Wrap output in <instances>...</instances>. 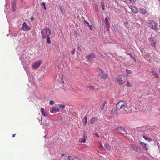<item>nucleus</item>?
Listing matches in <instances>:
<instances>
[{
  "instance_id": "cd10ccee",
  "label": "nucleus",
  "mask_w": 160,
  "mask_h": 160,
  "mask_svg": "<svg viewBox=\"0 0 160 160\" xmlns=\"http://www.w3.org/2000/svg\"><path fill=\"white\" fill-rule=\"evenodd\" d=\"M45 5H46L45 3V2H43L41 3V5H42L43 6V7H44V9L45 10H46V7L45 6Z\"/></svg>"
},
{
  "instance_id": "a19ab883",
  "label": "nucleus",
  "mask_w": 160,
  "mask_h": 160,
  "mask_svg": "<svg viewBox=\"0 0 160 160\" xmlns=\"http://www.w3.org/2000/svg\"><path fill=\"white\" fill-rule=\"evenodd\" d=\"M95 135L96 136H97L98 137H99V136L98 134L97 133H96V134H95Z\"/></svg>"
},
{
  "instance_id": "9d476101",
  "label": "nucleus",
  "mask_w": 160,
  "mask_h": 160,
  "mask_svg": "<svg viewBox=\"0 0 160 160\" xmlns=\"http://www.w3.org/2000/svg\"><path fill=\"white\" fill-rule=\"evenodd\" d=\"M130 8L131 9L132 12L135 13H136L138 12L137 8L134 6H131L130 7Z\"/></svg>"
},
{
  "instance_id": "4c0bfd02",
  "label": "nucleus",
  "mask_w": 160,
  "mask_h": 160,
  "mask_svg": "<svg viewBox=\"0 0 160 160\" xmlns=\"http://www.w3.org/2000/svg\"><path fill=\"white\" fill-rule=\"evenodd\" d=\"M129 1L132 2H135L136 0H129Z\"/></svg>"
},
{
  "instance_id": "0eeeda50",
  "label": "nucleus",
  "mask_w": 160,
  "mask_h": 160,
  "mask_svg": "<svg viewBox=\"0 0 160 160\" xmlns=\"http://www.w3.org/2000/svg\"><path fill=\"white\" fill-rule=\"evenodd\" d=\"M99 70L100 71L99 74L100 77L104 79H107L108 77V74L101 68H99Z\"/></svg>"
},
{
  "instance_id": "de8ad7c7",
  "label": "nucleus",
  "mask_w": 160,
  "mask_h": 160,
  "mask_svg": "<svg viewBox=\"0 0 160 160\" xmlns=\"http://www.w3.org/2000/svg\"><path fill=\"white\" fill-rule=\"evenodd\" d=\"M75 158H77V157H75Z\"/></svg>"
},
{
  "instance_id": "2f4dec72",
  "label": "nucleus",
  "mask_w": 160,
  "mask_h": 160,
  "mask_svg": "<svg viewBox=\"0 0 160 160\" xmlns=\"http://www.w3.org/2000/svg\"><path fill=\"white\" fill-rule=\"evenodd\" d=\"M49 103L51 105H53L54 104V101L52 100H50V101Z\"/></svg>"
},
{
  "instance_id": "f704fd0d",
  "label": "nucleus",
  "mask_w": 160,
  "mask_h": 160,
  "mask_svg": "<svg viewBox=\"0 0 160 160\" xmlns=\"http://www.w3.org/2000/svg\"><path fill=\"white\" fill-rule=\"evenodd\" d=\"M60 10L62 13L63 14L64 13V12L63 11L62 8L61 7L60 8Z\"/></svg>"
},
{
  "instance_id": "2eb2a0df",
  "label": "nucleus",
  "mask_w": 160,
  "mask_h": 160,
  "mask_svg": "<svg viewBox=\"0 0 160 160\" xmlns=\"http://www.w3.org/2000/svg\"><path fill=\"white\" fill-rule=\"evenodd\" d=\"M151 73L153 76L156 78H159V74L154 70V68H152Z\"/></svg>"
},
{
  "instance_id": "58836bf2",
  "label": "nucleus",
  "mask_w": 160,
  "mask_h": 160,
  "mask_svg": "<svg viewBox=\"0 0 160 160\" xmlns=\"http://www.w3.org/2000/svg\"><path fill=\"white\" fill-rule=\"evenodd\" d=\"M63 156L64 157V158H66V157L65 156V155L64 154H62V156H61V157L62 158H63Z\"/></svg>"
},
{
  "instance_id": "1a4fd4ad",
  "label": "nucleus",
  "mask_w": 160,
  "mask_h": 160,
  "mask_svg": "<svg viewBox=\"0 0 160 160\" xmlns=\"http://www.w3.org/2000/svg\"><path fill=\"white\" fill-rule=\"evenodd\" d=\"M117 131L120 133H122L123 134L126 133V131L125 128L123 127H119L117 128L116 129Z\"/></svg>"
},
{
  "instance_id": "4468645a",
  "label": "nucleus",
  "mask_w": 160,
  "mask_h": 160,
  "mask_svg": "<svg viewBox=\"0 0 160 160\" xmlns=\"http://www.w3.org/2000/svg\"><path fill=\"white\" fill-rule=\"evenodd\" d=\"M98 120V118L96 117H93L90 120V122L91 124H94L95 122Z\"/></svg>"
},
{
  "instance_id": "8fccbe9b",
  "label": "nucleus",
  "mask_w": 160,
  "mask_h": 160,
  "mask_svg": "<svg viewBox=\"0 0 160 160\" xmlns=\"http://www.w3.org/2000/svg\"><path fill=\"white\" fill-rule=\"evenodd\" d=\"M127 23H128V22H126L125 23V24H127Z\"/></svg>"
},
{
  "instance_id": "49530a36",
  "label": "nucleus",
  "mask_w": 160,
  "mask_h": 160,
  "mask_svg": "<svg viewBox=\"0 0 160 160\" xmlns=\"http://www.w3.org/2000/svg\"><path fill=\"white\" fill-rule=\"evenodd\" d=\"M41 121H42V118L41 116Z\"/></svg>"
},
{
  "instance_id": "6e6552de",
  "label": "nucleus",
  "mask_w": 160,
  "mask_h": 160,
  "mask_svg": "<svg viewBox=\"0 0 160 160\" xmlns=\"http://www.w3.org/2000/svg\"><path fill=\"white\" fill-rule=\"evenodd\" d=\"M96 58L95 55L93 53H90L86 56V58L89 61H92Z\"/></svg>"
},
{
  "instance_id": "ddd939ff",
  "label": "nucleus",
  "mask_w": 160,
  "mask_h": 160,
  "mask_svg": "<svg viewBox=\"0 0 160 160\" xmlns=\"http://www.w3.org/2000/svg\"><path fill=\"white\" fill-rule=\"evenodd\" d=\"M58 107H52L50 110V112L52 113H56L57 112H58Z\"/></svg>"
},
{
  "instance_id": "c756f323",
  "label": "nucleus",
  "mask_w": 160,
  "mask_h": 160,
  "mask_svg": "<svg viewBox=\"0 0 160 160\" xmlns=\"http://www.w3.org/2000/svg\"><path fill=\"white\" fill-rule=\"evenodd\" d=\"M126 71H127V72L128 73H131V74L132 73V71H131L130 70H126Z\"/></svg>"
},
{
  "instance_id": "393cba45",
  "label": "nucleus",
  "mask_w": 160,
  "mask_h": 160,
  "mask_svg": "<svg viewBox=\"0 0 160 160\" xmlns=\"http://www.w3.org/2000/svg\"><path fill=\"white\" fill-rule=\"evenodd\" d=\"M111 113L112 114H117V110L115 109H112L111 111Z\"/></svg>"
},
{
  "instance_id": "7c9ffc66",
  "label": "nucleus",
  "mask_w": 160,
  "mask_h": 160,
  "mask_svg": "<svg viewBox=\"0 0 160 160\" xmlns=\"http://www.w3.org/2000/svg\"><path fill=\"white\" fill-rule=\"evenodd\" d=\"M75 49L74 48L73 50L72 51L71 53L72 55H73L75 54Z\"/></svg>"
},
{
  "instance_id": "dca6fc26",
  "label": "nucleus",
  "mask_w": 160,
  "mask_h": 160,
  "mask_svg": "<svg viewBox=\"0 0 160 160\" xmlns=\"http://www.w3.org/2000/svg\"><path fill=\"white\" fill-rule=\"evenodd\" d=\"M16 0H13L12 2V11L14 12L16 10Z\"/></svg>"
},
{
  "instance_id": "3c124183",
  "label": "nucleus",
  "mask_w": 160,
  "mask_h": 160,
  "mask_svg": "<svg viewBox=\"0 0 160 160\" xmlns=\"http://www.w3.org/2000/svg\"><path fill=\"white\" fill-rule=\"evenodd\" d=\"M160 2V0H158Z\"/></svg>"
},
{
  "instance_id": "412c9836",
  "label": "nucleus",
  "mask_w": 160,
  "mask_h": 160,
  "mask_svg": "<svg viewBox=\"0 0 160 160\" xmlns=\"http://www.w3.org/2000/svg\"><path fill=\"white\" fill-rule=\"evenodd\" d=\"M65 108V106L64 105L60 104L58 107V112H59L60 110H62L61 109L64 108Z\"/></svg>"
},
{
  "instance_id": "ea45409f",
  "label": "nucleus",
  "mask_w": 160,
  "mask_h": 160,
  "mask_svg": "<svg viewBox=\"0 0 160 160\" xmlns=\"http://www.w3.org/2000/svg\"><path fill=\"white\" fill-rule=\"evenodd\" d=\"M88 26L89 27V29L92 30V26H91L90 25H89Z\"/></svg>"
},
{
  "instance_id": "7ed1b4c3",
  "label": "nucleus",
  "mask_w": 160,
  "mask_h": 160,
  "mask_svg": "<svg viewBox=\"0 0 160 160\" xmlns=\"http://www.w3.org/2000/svg\"><path fill=\"white\" fill-rule=\"evenodd\" d=\"M116 82L120 85L124 84L126 82V80L123 76L122 75H119L115 78Z\"/></svg>"
},
{
  "instance_id": "20e7f679",
  "label": "nucleus",
  "mask_w": 160,
  "mask_h": 160,
  "mask_svg": "<svg viewBox=\"0 0 160 160\" xmlns=\"http://www.w3.org/2000/svg\"><path fill=\"white\" fill-rule=\"evenodd\" d=\"M149 27L151 28L153 30L156 31L158 29V24L153 20H150L149 22Z\"/></svg>"
},
{
  "instance_id": "5701e85b",
  "label": "nucleus",
  "mask_w": 160,
  "mask_h": 160,
  "mask_svg": "<svg viewBox=\"0 0 160 160\" xmlns=\"http://www.w3.org/2000/svg\"><path fill=\"white\" fill-rule=\"evenodd\" d=\"M105 147L108 150H110L111 149V147L108 143H106L105 145Z\"/></svg>"
},
{
  "instance_id": "72a5a7b5",
  "label": "nucleus",
  "mask_w": 160,
  "mask_h": 160,
  "mask_svg": "<svg viewBox=\"0 0 160 160\" xmlns=\"http://www.w3.org/2000/svg\"><path fill=\"white\" fill-rule=\"evenodd\" d=\"M84 24H86L87 25L89 26V23L87 22V21L85 20L84 21Z\"/></svg>"
},
{
  "instance_id": "a211bd4d",
  "label": "nucleus",
  "mask_w": 160,
  "mask_h": 160,
  "mask_svg": "<svg viewBox=\"0 0 160 160\" xmlns=\"http://www.w3.org/2000/svg\"><path fill=\"white\" fill-rule=\"evenodd\" d=\"M139 10L140 12L143 14H145L147 12L146 10L142 8H139Z\"/></svg>"
},
{
  "instance_id": "e433bc0d",
  "label": "nucleus",
  "mask_w": 160,
  "mask_h": 160,
  "mask_svg": "<svg viewBox=\"0 0 160 160\" xmlns=\"http://www.w3.org/2000/svg\"><path fill=\"white\" fill-rule=\"evenodd\" d=\"M146 140H148L149 141H151L152 140V139L150 138H147Z\"/></svg>"
},
{
  "instance_id": "b1692460",
  "label": "nucleus",
  "mask_w": 160,
  "mask_h": 160,
  "mask_svg": "<svg viewBox=\"0 0 160 160\" xmlns=\"http://www.w3.org/2000/svg\"><path fill=\"white\" fill-rule=\"evenodd\" d=\"M83 121H84L85 123L84 124V126H86L87 124V118L86 116H85L83 119Z\"/></svg>"
},
{
  "instance_id": "09e8293b",
  "label": "nucleus",
  "mask_w": 160,
  "mask_h": 160,
  "mask_svg": "<svg viewBox=\"0 0 160 160\" xmlns=\"http://www.w3.org/2000/svg\"><path fill=\"white\" fill-rule=\"evenodd\" d=\"M159 72L160 73V68H159Z\"/></svg>"
},
{
  "instance_id": "c03bdc74",
  "label": "nucleus",
  "mask_w": 160,
  "mask_h": 160,
  "mask_svg": "<svg viewBox=\"0 0 160 160\" xmlns=\"http://www.w3.org/2000/svg\"><path fill=\"white\" fill-rule=\"evenodd\" d=\"M102 9L103 10H104V8L102 6Z\"/></svg>"
},
{
  "instance_id": "c85d7f7f",
  "label": "nucleus",
  "mask_w": 160,
  "mask_h": 160,
  "mask_svg": "<svg viewBox=\"0 0 160 160\" xmlns=\"http://www.w3.org/2000/svg\"><path fill=\"white\" fill-rule=\"evenodd\" d=\"M68 160H73V158H72V157L70 156H69L68 157Z\"/></svg>"
},
{
  "instance_id": "c9c22d12",
  "label": "nucleus",
  "mask_w": 160,
  "mask_h": 160,
  "mask_svg": "<svg viewBox=\"0 0 160 160\" xmlns=\"http://www.w3.org/2000/svg\"><path fill=\"white\" fill-rule=\"evenodd\" d=\"M128 55H130V56L133 59H134V60H135V59L132 57V55L130 53H128Z\"/></svg>"
},
{
  "instance_id": "a878e982",
  "label": "nucleus",
  "mask_w": 160,
  "mask_h": 160,
  "mask_svg": "<svg viewBox=\"0 0 160 160\" xmlns=\"http://www.w3.org/2000/svg\"><path fill=\"white\" fill-rule=\"evenodd\" d=\"M84 138H81L79 140V142L80 143H82L83 142H85L86 141V140L85 139V135H84Z\"/></svg>"
},
{
  "instance_id": "37998d69",
  "label": "nucleus",
  "mask_w": 160,
  "mask_h": 160,
  "mask_svg": "<svg viewBox=\"0 0 160 160\" xmlns=\"http://www.w3.org/2000/svg\"><path fill=\"white\" fill-rule=\"evenodd\" d=\"M143 137L145 139H146L147 138L146 137L144 136H143Z\"/></svg>"
},
{
  "instance_id": "79ce46f5",
  "label": "nucleus",
  "mask_w": 160,
  "mask_h": 160,
  "mask_svg": "<svg viewBox=\"0 0 160 160\" xmlns=\"http://www.w3.org/2000/svg\"><path fill=\"white\" fill-rule=\"evenodd\" d=\"M15 135H16L15 134H13L12 135V137H15Z\"/></svg>"
},
{
  "instance_id": "f3484780",
  "label": "nucleus",
  "mask_w": 160,
  "mask_h": 160,
  "mask_svg": "<svg viewBox=\"0 0 160 160\" xmlns=\"http://www.w3.org/2000/svg\"><path fill=\"white\" fill-rule=\"evenodd\" d=\"M105 24H106V27L108 29H109L110 27V25L109 22V21L108 18H105Z\"/></svg>"
},
{
  "instance_id": "bb28decb",
  "label": "nucleus",
  "mask_w": 160,
  "mask_h": 160,
  "mask_svg": "<svg viewBox=\"0 0 160 160\" xmlns=\"http://www.w3.org/2000/svg\"><path fill=\"white\" fill-rule=\"evenodd\" d=\"M126 86L127 87H131L132 85L130 82H128L126 84Z\"/></svg>"
},
{
  "instance_id": "9b49d317",
  "label": "nucleus",
  "mask_w": 160,
  "mask_h": 160,
  "mask_svg": "<svg viewBox=\"0 0 160 160\" xmlns=\"http://www.w3.org/2000/svg\"><path fill=\"white\" fill-rule=\"evenodd\" d=\"M22 28L24 31H28L30 30V28L26 24V22H24L22 25Z\"/></svg>"
},
{
  "instance_id": "f8f14e48",
  "label": "nucleus",
  "mask_w": 160,
  "mask_h": 160,
  "mask_svg": "<svg viewBox=\"0 0 160 160\" xmlns=\"http://www.w3.org/2000/svg\"><path fill=\"white\" fill-rule=\"evenodd\" d=\"M150 42L151 45L152 46L155 47L156 44L155 40L154 39V38L152 37L150 38Z\"/></svg>"
},
{
  "instance_id": "aec40b11",
  "label": "nucleus",
  "mask_w": 160,
  "mask_h": 160,
  "mask_svg": "<svg viewBox=\"0 0 160 160\" xmlns=\"http://www.w3.org/2000/svg\"><path fill=\"white\" fill-rule=\"evenodd\" d=\"M41 112L42 114L44 116H47V114L46 112L44 110V109L43 108H41Z\"/></svg>"
},
{
  "instance_id": "39448f33",
  "label": "nucleus",
  "mask_w": 160,
  "mask_h": 160,
  "mask_svg": "<svg viewBox=\"0 0 160 160\" xmlns=\"http://www.w3.org/2000/svg\"><path fill=\"white\" fill-rule=\"evenodd\" d=\"M131 148L135 151L138 153H141L142 150L140 147L136 145L131 144L130 145Z\"/></svg>"
},
{
  "instance_id": "f257e3e1",
  "label": "nucleus",
  "mask_w": 160,
  "mask_h": 160,
  "mask_svg": "<svg viewBox=\"0 0 160 160\" xmlns=\"http://www.w3.org/2000/svg\"><path fill=\"white\" fill-rule=\"evenodd\" d=\"M116 106L118 110L122 109L124 113H128L130 111L129 106H128L127 103L124 101H119L116 104Z\"/></svg>"
},
{
  "instance_id": "423d86ee",
  "label": "nucleus",
  "mask_w": 160,
  "mask_h": 160,
  "mask_svg": "<svg viewBox=\"0 0 160 160\" xmlns=\"http://www.w3.org/2000/svg\"><path fill=\"white\" fill-rule=\"evenodd\" d=\"M42 63V61L41 60H39L38 61H37L34 62L32 65V68L33 69H38L41 64Z\"/></svg>"
},
{
  "instance_id": "6ab92c4d",
  "label": "nucleus",
  "mask_w": 160,
  "mask_h": 160,
  "mask_svg": "<svg viewBox=\"0 0 160 160\" xmlns=\"http://www.w3.org/2000/svg\"><path fill=\"white\" fill-rule=\"evenodd\" d=\"M141 143L142 145V147L144 149L147 151H148V148L147 147V145L145 143L142 142Z\"/></svg>"
},
{
  "instance_id": "f03ea898",
  "label": "nucleus",
  "mask_w": 160,
  "mask_h": 160,
  "mask_svg": "<svg viewBox=\"0 0 160 160\" xmlns=\"http://www.w3.org/2000/svg\"><path fill=\"white\" fill-rule=\"evenodd\" d=\"M51 34V31L49 28H43L41 30V34L43 39H44L46 38V41L47 43L50 44L51 42L50 40V38L49 36Z\"/></svg>"
},
{
  "instance_id": "4be33fe9",
  "label": "nucleus",
  "mask_w": 160,
  "mask_h": 160,
  "mask_svg": "<svg viewBox=\"0 0 160 160\" xmlns=\"http://www.w3.org/2000/svg\"><path fill=\"white\" fill-rule=\"evenodd\" d=\"M98 147L101 150L104 151L105 150V148H104L103 146L101 143H100L98 146Z\"/></svg>"
},
{
  "instance_id": "473e14b6",
  "label": "nucleus",
  "mask_w": 160,
  "mask_h": 160,
  "mask_svg": "<svg viewBox=\"0 0 160 160\" xmlns=\"http://www.w3.org/2000/svg\"><path fill=\"white\" fill-rule=\"evenodd\" d=\"M89 89L91 90H93L94 89V87L93 86H90L89 87Z\"/></svg>"
},
{
  "instance_id": "a18cd8bd",
  "label": "nucleus",
  "mask_w": 160,
  "mask_h": 160,
  "mask_svg": "<svg viewBox=\"0 0 160 160\" xmlns=\"http://www.w3.org/2000/svg\"><path fill=\"white\" fill-rule=\"evenodd\" d=\"M31 19L32 20H33V18L32 17L31 18Z\"/></svg>"
}]
</instances>
